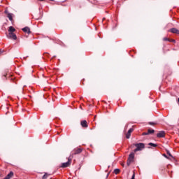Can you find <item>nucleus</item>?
Wrapping results in <instances>:
<instances>
[{
    "mask_svg": "<svg viewBox=\"0 0 179 179\" xmlns=\"http://www.w3.org/2000/svg\"><path fill=\"white\" fill-rule=\"evenodd\" d=\"M145 135H149V134H148V132L143 133V136H145Z\"/></svg>",
    "mask_w": 179,
    "mask_h": 179,
    "instance_id": "5701e85b",
    "label": "nucleus"
},
{
    "mask_svg": "<svg viewBox=\"0 0 179 179\" xmlns=\"http://www.w3.org/2000/svg\"><path fill=\"white\" fill-rule=\"evenodd\" d=\"M155 134V129H149L148 130V135H150V134Z\"/></svg>",
    "mask_w": 179,
    "mask_h": 179,
    "instance_id": "4468645a",
    "label": "nucleus"
},
{
    "mask_svg": "<svg viewBox=\"0 0 179 179\" xmlns=\"http://www.w3.org/2000/svg\"><path fill=\"white\" fill-rule=\"evenodd\" d=\"M83 150L82 148L74 149L73 155H80V153H82Z\"/></svg>",
    "mask_w": 179,
    "mask_h": 179,
    "instance_id": "423d86ee",
    "label": "nucleus"
},
{
    "mask_svg": "<svg viewBox=\"0 0 179 179\" xmlns=\"http://www.w3.org/2000/svg\"><path fill=\"white\" fill-rule=\"evenodd\" d=\"M135 157V154L134 152H131L129 155V159H132L134 160V158Z\"/></svg>",
    "mask_w": 179,
    "mask_h": 179,
    "instance_id": "2eb2a0df",
    "label": "nucleus"
},
{
    "mask_svg": "<svg viewBox=\"0 0 179 179\" xmlns=\"http://www.w3.org/2000/svg\"><path fill=\"white\" fill-rule=\"evenodd\" d=\"M132 132H134V129L132 128H130L128 130V132H127V134L126 135L127 139H129V138H131V134H132Z\"/></svg>",
    "mask_w": 179,
    "mask_h": 179,
    "instance_id": "0eeeda50",
    "label": "nucleus"
},
{
    "mask_svg": "<svg viewBox=\"0 0 179 179\" xmlns=\"http://www.w3.org/2000/svg\"><path fill=\"white\" fill-rule=\"evenodd\" d=\"M48 178V174L47 173H45V174L42 177V179H47Z\"/></svg>",
    "mask_w": 179,
    "mask_h": 179,
    "instance_id": "f3484780",
    "label": "nucleus"
},
{
    "mask_svg": "<svg viewBox=\"0 0 179 179\" xmlns=\"http://www.w3.org/2000/svg\"><path fill=\"white\" fill-rule=\"evenodd\" d=\"M163 41H170V39L169 38H164Z\"/></svg>",
    "mask_w": 179,
    "mask_h": 179,
    "instance_id": "6ab92c4d",
    "label": "nucleus"
},
{
    "mask_svg": "<svg viewBox=\"0 0 179 179\" xmlns=\"http://www.w3.org/2000/svg\"><path fill=\"white\" fill-rule=\"evenodd\" d=\"M12 177H13V172L10 171L6 176V178L7 179H10L12 178Z\"/></svg>",
    "mask_w": 179,
    "mask_h": 179,
    "instance_id": "9b49d317",
    "label": "nucleus"
},
{
    "mask_svg": "<svg viewBox=\"0 0 179 179\" xmlns=\"http://www.w3.org/2000/svg\"><path fill=\"white\" fill-rule=\"evenodd\" d=\"M135 146L136 148L134 150V152H139L142 150V149H145V143H136Z\"/></svg>",
    "mask_w": 179,
    "mask_h": 179,
    "instance_id": "f257e3e1",
    "label": "nucleus"
},
{
    "mask_svg": "<svg viewBox=\"0 0 179 179\" xmlns=\"http://www.w3.org/2000/svg\"><path fill=\"white\" fill-rule=\"evenodd\" d=\"M80 124L83 128H87V122L86 120L81 121Z\"/></svg>",
    "mask_w": 179,
    "mask_h": 179,
    "instance_id": "9d476101",
    "label": "nucleus"
},
{
    "mask_svg": "<svg viewBox=\"0 0 179 179\" xmlns=\"http://www.w3.org/2000/svg\"><path fill=\"white\" fill-rule=\"evenodd\" d=\"M149 124H150V125H155V123H153V122H150Z\"/></svg>",
    "mask_w": 179,
    "mask_h": 179,
    "instance_id": "393cba45",
    "label": "nucleus"
},
{
    "mask_svg": "<svg viewBox=\"0 0 179 179\" xmlns=\"http://www.w3.org/2000/svg\"><path fill=\"white\" fill-rule=\"evenodd\" d=\"M169 43H176V40H174V39H169Z\"/></svg>",
    "mask_w": 179,
    "mask_h": 179,
    "instance_id": "aec40b11",
    "label": "nucleus"
},
{
    "mask_svg": "<svg viewBox=\"0 0 179 179\" xmlns=\"http://www.w3.org/2000/svg\"><path fill=\"white\" fill-rule=\"evenodd\" d=\"M171 33H173L174 34H179V30L176 28H172L169 30Z\"/></svg>",
    "mask_w": 179,
    "mask_h": 179,
    "instance_id": "6e6552de",
    "label": "nucleus"
},
{
    "mask_svg": "<svg viewBox=\"0 0 179 179\" xmlns=\"http://www.w3.org/2000/svg\"><path fill=\"white\" fill-rule=\"evenodd\" d=\"M164 157L167 158V155H164Z\"/></svg>",
    "mask_w": 179,
    "mask_h": 179,
    "instance_id": "a878e982",
    "label": "nucleus"
},
{
    "mask_svg": "<svg viewBox=\"0 0 179 179\" xmlns=\"http://www.w3.org/2000/svg\"><path fill=\"white\" fill-rule=\"evenodd\" d=\"M8 38H11L12 40H17V36L15 34V33H8V35L7 36Z\"/></svg>",
    "mask_w": 179,
    "mask_h": 179,
    "instance_id": "7ed1b4c3",
    "label": "nucleus"
},
{
    "mask_svg": "<svg viewBox=\"0 0 179 179\" xmlns=\"http://www.w3.org/2000/svg\"><path fill=\"white\" fill-rule=\"evenodd\" d=\"M133 162H134V159H132L131 158H128L127 163V166H130L131 163H133Z\"/></svg>",
    "mask_w": 179,
    "mask_h": 179,
    "instance_id": "ddd939ff",
    "label": "nucleus"
},
{
    "mask_svg": "<svg viewBox=\"0 0 179 179\" xmlns=\"http://www.w3.org/2000/svg\"><path fill=\"white\" fill-rule=\"evenodd\" d=\"M14 31H16V29L13 27H10L8 29V33H13Z\"/></svg>",
    "mask_w": 179,
    "mask_h": 179,
    "instance_id": "f8f14e48",
    "label": "nucleus"
},
{
    "mask_svg": "<svg viewBox=\"0 0 179 179\" xmlns=\"http://www.w3.org/2000/svg\"><path fill=\"white\" fill-rule=\"evenodd\" d=\"M39 1H44V0H39Z\"/></svg>",
    "mask_w": 179,
    "mask_h": 179,
    "instance_id": "c85d7f7f",
    "label": "nucleus"
},
{
    "mask_svg": "<svg viewBox=\"0 0 179 179\" xmlns=\"http://www.w3.org/2000/svg\"><path fill=\"white\" fill-rule=\"evenodd\" d=\"M71 158H68L67 162L62 163V165L60 166V167H62V169H66V167H69L71 166Z\"/></svg>",
    "mask_w": 179,
    "mask_h": 179,
    "instance_id": "f03ea898",
    "label": "nucleus"
},
{
    "mask_svg": "<svg viewBox=\"0 0 179 179\" xmlns=\"http://www.w3.org/2000/svg\"><path fill=\"white\" fill-rule=\"evenodd\" d=\"M5 13H6L7 17H8L9 20L12 22V20H13V14L8 13L6 10H5Z\"/></svg>",
    "mask_w": 179,
    "mask_h": 179,
    "instance_id": "39448f33",
    "label": "nucleus"
},
{
    "mask_svg": "<svg viewBox=\"0 0 179 179\" xmlns=\"http://www.w3.org/2000/svg\"><path fill=\"white\" fill-rule=\"evenodd\" d=\"M22 31H24V33H27V34H30V33H31V31H30V28H29L28 27L22 28Z\"/></svg>",
    "mask_w": 179,
    "mask_h": 179,
    "instance_id": "1a4fd4ad",
    "label": "nucleus"
},
{
    "mask_svg": "<svg viewBox=\"0 0 179 179\" xmlns=\"http://www.w3.org/2000/svg\"><path fill=\"white\" fill-rule=\"evenodd\" d=\"M167 155H169V156H170L171 157H173V155H171V153H170V151L167 152Z\"/></svg>",
    "mask_w": 179,
    "mask_h": 179,
    "instance_id": "412c9836",
    "label": "nucleus"
},
{
    "mask_svg": "<svg viewBox=\"0 0 179 179\" xmlns=\"http://www.w3.org/2000/svg\"><path fill=\"white\" fill-rule=\"evenodd\" d=\"M149 146H152V148H157V144H155L153 143H149Z\"/></svg>",
    "mask_w": 179,
    "mask_h": 179,
    "instance_id": "dca6fc26",
    "label": "nucleus"
},
{
    "mask_svg": "<svg viewBox=\"0 0 179 179\" xmlns=\"http://www.w3.org/2000/svg\"><path fill=\"white\" fill-rule=\"evenodd\" d=\"M131 179H135V174H133V176H132Z\"/></svg>",
    "mask_w": 179,
    "mask_h": 179,
    "instance_id": "b1692460",
    "label": "nucleus"
},
{
    "mask_svg": "<svg viewBox=\"0 0 179 179\" xmlns=\"http://www.w3.org/2000/svg\"><path fill=\"white\" fill-rule=\"evenodd\" d=\"M114 173H115V174H119V173H120V169H115L114 170Z\"/></svg>",
    "mask_w": 179,
    "mask_h": 179,
    "instance_id": "a211bd4d",
    "label": "nucleus"
},
{
    "mask_svg": "<svg viewBox=\"0 0 179 179\" xmlns=\"http://www.w3.org/2000/svg\"><path fill=\"white\" fill-rule=\"evenodd\" d=\"M178 102L179 103V98L178 99Z\"/></svg>",
    "mask_w": 179,
    "mask_h": 179,
    "instance_id": "cd10ccee",
    "label": "nucleus"
},
{
    "mask_svg": "<svg viewBox=\"0 0 179 179\" xmlns=\"http://www.w3.org/2000/svg\"><path fill=\"white\" fill-rule=\"evenodd\" d=\"M166 136V131H160L158 134H157V138H164Z\"/></svg>",
    "mask_w": 179,
    "mask_h": 179,
    "instance_id": "20e7f679",
    "label": "nucleus"
},
{
    "mask_svg": "<svg viewBox=\"0 0 179 179\" xmlns=\"http://www.w3.org/2000/svg\"><path fill=\"white\" fill-rule=\"evenodd\" d=\"M0 54H3V50L0 49Z\"/></svg>",
    "mask_w": 179,
    "mask_h": 179,
    "instance_id": "4be33fe9",
    "label": "nucleus"
},
{
    "mask_svg": "<svg viewBox=\"0 0 179 179\" xmlns=\"http://www.w3.org/2000/svg\"><path fill=\"white\" fill-rule=\"evenodd\" d=\"M50 1H54V0H50Z\"/></svg>",
    "mask_w": 179,
    "mask_h": 179,
    "instance_id": "c756f323",
    "label": "nucleus"
},
{
    "mask_svg": "<svg viewBox=\"0 0 179 179\" xmlns=\"http://www.w3.org/2000/svg\"><path fill=\"white\" fill-rule=\"evenodd\" d=\"M108 176H109V173L107 174L106 177H108Z\"/></svg>",
    "mask_w": 179,
    "mask_h": 179,
    "instance_id": "bb28decb",
    "label": "nucleus"
}]
</instances>
